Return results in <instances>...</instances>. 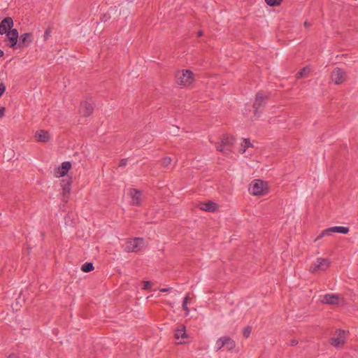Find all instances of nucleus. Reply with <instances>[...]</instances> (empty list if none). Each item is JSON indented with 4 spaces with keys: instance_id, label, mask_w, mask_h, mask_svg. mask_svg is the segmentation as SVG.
Wrapping results in <instances>:
<instances>
[{
    "instance_id": "f3484780",
    "label": "nucleus",
    "mask_w": 358,
    "mask_h": 358,
    "mask_svg": "<svg viewBox=\"0 0 358 358\" xmlns=\"http://www.w3.org/2000/svg\"><path fill=\"white\" fill-rule=\"evenodd\" d=\"M235 142V138L233 136H229L228 134H224L221 138V143L224 145V147L226 148H230L231 147ZM227 150H230L229 148H227Z\"/></svg>"
},
{
    "instance_id": "c85d7f7f",
    "label": "nucleus",
    "mask_w": 358,
    "mask_h": 358,
    "mask_svg": "<svg viewBox=\"0 0 358 358\" xmlns=\"http://www.w3.org/2000/svg\"><path fill=\"white\" fill-rule=\"evenodd\" d=\"M189 300V297L188 296H186L184 298L183 301H182V308L185 310H187V311H189V308L187 307V303H188Z\"/></svg>"
},
{
    "instance_id": "ea45409f",
    "label": "nucleus",
    "mask_w": 358,
    "mask_h": 358,
    "mask_svg": "<svg viewBox=\"0 0 358 358\" xmlns=\"http://www.w3.org/2000/svg\"><path fill=\"white\" fill-rule=\"evenodd\" d=\"M203 35V31L199 30V31L197 32V36H198V37H201V36H202Z\"/></svg>"
},
{
    "instance_id": "ddd939ff",
    "label": "nucleus",
    "mask_w": 358,
    "mask_h": 358,
    "mask_svg": "<svg viewBox=\"0 0 358 358\" xmlns=\"http://www.w3.org/2000/svg\"><path fill=\"white\" fill-rule=\"evenodd\" d=\"M321 301L325 304L336 305L338 303V296L334 294H326L322 296Z\"/></svg>"
},
{
    "instance_id": "c9c22d12",
    "label": "nucleus",
    "mask_w": 358,
    "mask_h": 358,
    "mask_svg": "<svg viewBox=\"0 0 358 358\" xmlns=\"http://www.w3.org/2000/svg\"><path fill=\"white\" fill-rule=\"evenodd\" d=\"M298 344V341L296 339H292L290 341L289 345L295 346Z\"/></svg>"
},
{
    "instance_id": "7c9ffc66",
    "label": "nucleus",
    "mask_w": 358,
    "mask_h": 358,
    "mask_svg": "<svg viewBox=\"0 0 358 358\" xmlns=\"http://www.w3.org/2000/svg\"><path fill=\"white\" fill-rule=\"evenodd\" d=\"M223 342V336L218 338L216 341V351L220 350L223 347H221V344Z\"/></svg>"
},
{
    "instance_id": "9d476101",
    "label": "nucleus",
    "mask_w": 358,
    "mask_h": 358,
    "mask_svg": "<svg viewBox=\"0 0 358 358\" xmlns=\"http://www.w3.org/2000/svg\"><path fill=\"white\" fill-rule=\"evenodd\" d=\"M94 111L93 104L88 101H83L80 102L79 113L83 117H89Z\"/></svg>"
},
{
    "instance_id": "a878e982",
    "label": "nucleus",
    "mask_w": 358,
    "mask_h": 358,
    "mask_svg": "<svg viewBox=\"0 0 358 358\" xmlns=\"http://www.w3.org/2000/svg\"><path fill=\"white\" fill-rule=\"evenodd\" d=\"M71 184H72L71 178H69L68 179H63L61 181V187H62V189H64V187H71Z\"/></svg>"
},
{
    "instance_id": "f8f14e48",
    "label": "nucleus",
    "mask_w": 358,
    "mask_h": 358,
    "mask_svg": "<svg viewBox=\"0 0 358 358\" xmlns=\"http://www.w3.org/2000/svg\"><path fill=\"white\" fill-rule=\"evenodd\" d=\"M71 168V164L70 162H64L62 163L61 166H59L55 169V176L56 177H63L64 176L68 171Z\"/></svg>"
},
{
    "instance_id": "1a4fd4ad",
    "label": "nucleus",
    "mask_w": 358,
    "mask_h": 358,
    "mask_svg": "<svg viewBox=\"0 0 358 358\" xmlns=\"http://www.w3.org/2000/svg\"><path fill=\"white\" fill-rule=\"evenodd\" d=\"M330 265V262L328 259L317 258L316 262L310 268V271L312 273L324 271L327 270Z\"/></svg>"
},
{
    "instance_id": "a211bd4d",
    "label": "nucleus",
    "mask_w": 358,
    "mask_h": 358,
    "mask_svg": "<svg viewBox=\"0 0 358 358\" xmlns=\"http://www.w3.org/2000/svg\"><path fill=\"white\" fill-rule=\"evenodd\" d=\"M13 20L10 17H6L0 23V26L2 27L3 31L7 32L13 27Z\"/></svg>"
},
{
    "instance_id": "473e14b6",
    "label": "nucleus",
    "mask_w": 358,
    "mask_h": 358,
    "mask_svg": "<svg viewBox=\"0 0 358 358\" xmlns=\"http://www.w3.org/2000/svg\"><path fill=\"white\" fill-rule=\"evenodd\" d=\"M6 90V86L3 83H0V97L4 94Z\"/></svg>"
},
{
    "instance_id": "2eb2a0df",
    "label": "nucleus",
    "mask_w": 358,
    "mask_h": 358,
    "mask_svg": "<svg viewBox=\"0 0 358 358\" xmlns=\"http://www.w3.org/2000/svg\"><path fill=\"white\" fill-rule=\"evenodd\" d=\"M35 137L38 141L42 143L48 142L50 139L49 132L43 129L37 131Z\"/></svg>"
},
{
    "instance_id": "c756f323",
    "label": "nucleus",
    "mask_w": 358,
    "mask_h": 358,
    "mask_svg": "<svg viewBox=\"0 0 358 358\" xmlns=\"http://www.w3.org/2000/svg\"><path fill=\"white\" fill-rule=\"evenodd\" d=\"M52 31V28L49 26L45 31L44 35H43V39L44 41H47L50 36V34Z\"/></svg>"
},
{
    "instance_id": "f03ea898",
    "label": "nucleus",
    "mask_w": 358,
    "mask_h": 358,
    "mask_svg": "<svg viewBox=\"0 0 358 358\" xmlns=\"http://www.w3.org/2000/svg\"><path fill=\"white\" fill-rule=\"evenodd\" d=\"M144 245L143 238L135 237L125 240L124 251L126 252H138Z\"/></svg>"
},
{
    "instance_id": "2f4dec72",
    "label": "nucleus",
    "mask_w": 358,
    "mask_h": 358,
    "mask_svg": "<svg viewBox=\"0 0 358 358\" xmlns=\"http://www.w3.org/2000/svg\"><path fill=\"white\" fill-rule=\"evenodd\" d=\"M143 289L147 290L151 288L152 283L150 281H143Z\"/></svg>"
},
{
    "instance_id": "9b49d317",
    "label": "nucleus",
    "mask_w": 358,
    "mask_h": 358,
    "mask_svg": "<svg viewBox=\"0 0 358 358\" xmlns=\"http://www.w3.org/2000/svg\"><path fill=\"white\" fill-rule=\"evenodd\" d=\"M9 41V46L14 49L17 45V42L19 38L18 31L16 29H10L5 33Z\"/></svg>"
},
{
    "instance_id": "f257e3e1",
    "label": "nucleus",
    "mask_w": 358,
    "mask_h": 358,
    "mask_svg": "<svg viewBox=\"0 0 358 358\" xmlns=\"http://www.w3.org/2000/svg\"><path fill=\"white\" fill-rule=\"evenodd\" d=\"M270 99V94H264L259 92L256 94L255 99L252 105L254 115L259 116L266 104V101Z\"/></svg>"
},
{
    "instance_id": "4c0bfd02",
    "label": "nucleus",
    "mask_w": 358,
    "mask_h": 358,
    "mask_svg": "<svg viewBox=\"0 0 358 358\" xmlns=\"http://www.w3.org/2000/svg\"><path fill=\"white\" fill-rule=\"evenodd\" d=\"M8 358H19V355L15 353H11L8 355Z\"/></svg>"
},
{
    "instance_id": "393cba45",
    "label": "nucleus",
    "mask_w": 358,
    "mask_h": 358,
    "mask_svg": "<svg viewBox=\"0 0 358 358\" xmlns=\"http://www.w3.org/2000/svg\"><path fill=\"white\" fill-rule=\"evenodd\" d=\"M63 189V201L66 202L71 194V187H66Z\"/></svg>"
},
{
    "instance_id": "b1692460",
    "label": "nucleus",
    "mask_w": 358,
    "mask_h": 358,
    "mask_svg": "<svg viewBox=\"0 0 358 358\" xmlns=\"http://www.w3.org/2000/svg\"><path fill=\"white\" fill-rule=\"evenodd\" d=\"M265 2L269 6L275 7L280 6L282 3V0H265Z\"/></svg>"
},
{
    "instance_id": "bb28decb",
    "label": "nucleus",
    "mask_w": 358,
    "mask_h": 358,
    "mask_svg": "<svg viewBox=\"0 0 358 358\" xmlns=\"http://www.w3.org/2000/svg\"><path fill=\"white\" fill-rule=\"evenodd\" d=\"M252 328L250 326L245 327L243 331V336L245 338H248L251 334Z\"/></svg>"
},
{
    "instance_id": "6ab92c4d",
    "label": "nucleus",
    "mask_w": 358,
    "mask_h": 358,
    "mask_svg": "<svg viewBox=\"0 0 358 358\" xmlns=\"http://www.w3.org/2000/svg\"><path fill=\"white\" fill-rule=\"evenodd\" d=\"M200 208L207 212H215L217 208V205L215 202L209 201L202 203Z\"/></svg>"
},
{
    "instance_id": "4be33fe9",
    "label": "nucleus",
    "mask_w": 358,
    "mask_h": 358,
    "mask_svg": "<svg viewBox=\"0 0 358 358\" xmlns=\"http://www.w3.org/2000/svg\"><path fill=\"white\" fill-rule=\"evenodd\" d=\"M94 268V265L92 262H85L82 265L81 270L85 273H89L93 271Z\"/></svg>"
},
{
    "instance_id": "7ed1b4c3",
    "label": "nucleus",
    "mask_w": 358,
    "mask_h": 358,
    "mask_svg": "<svg viewBox=\"0 0 358 358\" xmlns=\"http://www.w3.org/2000/svg\"><path fill=\"white\" fill-rule=\"evenodd\" d=\"M249 189L253 195L263 196L268 192L267 182L259 179L254 180L251 182Z\"/></svg>"
},
{
    "instance_id": "58836bf2",
    "label": "nucleus",
    "mask_w": 358,
    "mask_h": 358,
    "mask_svg": "<svg viewBox=\"0 0 358 358\" xmlns=\"http://www.w3.org/2000/svg\"><path fill=\"white\" fill-rule=\"evenodd\" d=\"M171 289V287H169V288H163V289H160V292H169Z\"/></svg>"
},
{
    "instance_id": "e433bc0d",
    "label": "nucleus",
    "mask_w": 358,
    "mask_h": 358,
    "mask_svg": "<svg viewBox=\"0 0 358 358\" xmlns=\"http://www.w3.org/2000/svg\"><path fill=\"white\" fill-rule=\"evenodd\" d=\"M5 115V108L4 107H0V117H3Z\"/></svg>"
},
{
    "instance_id": "0eeeda50",
    "label": "nucleus",
    "mask_w": 358,
    "mask_h": 358,
    "mask_svg": "<svg viewBox=\"0 0 358 358\" xmlns=\"http://www.w3.org/2000/svg\"><path fill=\"white\" fill-rule=\"evenodd\" d=\"M33 40L34 36L32 33H24L19 37V40H17V45L15 48H14V49H23L24 48H27L32 43Z\"/></svg>"
},
{
    "instance_id": "cd10ccee",
    "label": "nucleus",
    "mask_w": 358,
    "mask_h": 358,
    "mask_svg": "<svg viewBox=\"0 0 358 358\" xmlns=\"http://www.w3.org/2000/svg\"><path fill=\"white\" fill-rule=\"evenodd\" d=\"M172 159L169 157H164L162 160V165L164 167H167L171 162Z\"/></svg>"
},
{
    "instance_id": "6e6552de",
    "label": "nucleus",
    "mask_w": 358,
    "mask_h": 358,
    "mask_svg": "<svg viewBox=\"0 0 358 358\" xmlns=\"http://www.w3.org/2000/svg\"><path fill=\"white\" fill-rule=\"evenodd\" d=\"M350 231L349 227L335 226L328 229H326L322 231V233L316 238L315 241L322 238L324 236H329L331 233H340L343 234H347Z\"/></svg>"
},
{
    "instance_id": "dca6fc26",
    "label": "nucleus",
    "mask_w": 358,
    "mask_h": 358,
    "mask_svg": "<svg viewBox=\"0 0 358 358\" xmlns=\"http://www.w3.org/2000/svg\"><path fill=\"white\" fill-rule=\"evenodd\" d=\"M221 347H224L228 351L234 350L236 347L235 341L229 336H223V342Z\"/></svg>"
},
{
    "instance_id": "a18cd8bd",
    "label": "nucleus",
    "mask_w": 358,
    "mask_h": 358,
    "mask_svg": "<svg viewBox=\"0 0 358 358\" xmlns=\"http://www.w3.org/2000/svg\"><path fill=\"white\" fill-rule=\"evenodd\" d=\"M41 236H42L43 237H44V236H45V233H44V232H42V233H41Z\"/></svg>"
},
{
    "instance_id": "20e7f679",
    "label": "nucleus",
    "mask_w": 358,
    "mask_h": 358,
    "mask_svg": "<svg viewBox=\"0 0 358 358\" xmlns=\"http://www.w3.org/2000/svg\"><path fill=\"white\" fill-rule=\"evenodd\" d=\"M176 77L177 83L180 85H189L194 81V73L189 69L178 72Z\"/></svg>"
},
{
    "instance_id": "72a5a7b5",
    "label": "nucleus",
    "mask_w": 358,
    "mask_h": 358,
    "mask_svg": "<svg viewBox=\"0 0 358 358\" xmlns=\"http://www.w3.org/2000/svg\"><path fill=\"white\" fill-rule=\"evenodd\" d=\"M224 145H222L221 143H217V145H216V150L219 152H224Z\"/></svg>"
},
{
    "instance_id": "aec40b11",
    "label": "nucleus",
    "mask_w": 358,
    "mask_h": 358,
    "mask_svg": "<svg viewBox=\"0 0 358 358\" xmlns=\"http://www.w3.org/2000/svg\"><path fill=\"white\" fill-rule=\"evenodd\" d=\"M130 194L133 199V204L134 206H139L140 205V196L141 195V191L136 189H130Z\"/></svg>"
},
{
    "instance_id": "423d86ee",
    "label": "nucleus",
    "mask_w": 358,
    "mask_h": 358,
    "mask_svg": "<svg viewBox=\"0 0 358 358\" xmlns=\"http://www.w3.org/2000/svg\"><path fill=\"white\" fill-rule=\"evenodd\" d=\"M336 337L331 338L329 343L335 348H341L345 343L346 332L342 329H338L336 331Z\"/></svg>"
},
{
    "instance_id": "4468645a",
    "label": "nucleus",
    "mask_w": 358,
    "mask_h": 358,
    "mask_svg": "<svg viewBox=\"0 0 358 358\" xmlns=\"http://www.w3.org/2000/svg\"><path fill=\"white\" fill-rule=\"evenodd\" d=\"M174 336L176 340L188 338V334L186 333V327L184 324H180L178 325Z\"/></svg>"
},
{
    "instance_id": "37998d69",
    "label": "nucleus",
    "mask_w": 358,
    "mask_h": 358,
    "mask_svg": "<svg viewBox=\"0 0 358 358\" xmlns=\"http://www.w3.org/2000/svg\"><path fill=\"white\" fill-rule=\"evenodd\" d=\"M1 28L2 27L0 26V34H5V31H3V29Z\"/></svg>"
},
{
    "instance_id": "c03bdc74",
    "label": "nucleus",
    "mask_w": 358,
    "mask_h": 358,
    "mask_svg": "<svg viewBox=\"0 0 358 358\" xmlns=\"http://www.w3.org/2000/svg\"><path fill=\"white\" fill-rule=\"evenodd\" d=\"M186 343V342H185V341H180L178 343L182 344V343Z\"/></svg>"
},
{
    "instance_id": "5701e85b",
    "label": "nucleus",
    "mask_w": 358,
    "mask_h": 358,
    "mask_svg": "<svg viewBox=\"0 0 358 358\" xmlns=\"http://www.w3.org/2000/svg\"><path fill=\"white\" fill-rule=\"evenodd\" d=\"M243 145H241V152L242 153H244L246 151V149L252 147V144L250 143V141L249 138H244L243 140Z\"/></svg>"
},
{
    "instance_id": "412c9836",
    "label": "nucleus",
    "mask_w": 358,
    "mask_h": 358,
    "mask_svg": "<svg viewBox=\"0 0 358 358\" xmlns=\"http://www.w3.org/2000/svg\"><path fill=\"white\" fill-rule=\"evenodd\" d=\"M310 73V69L307 66L303 67L302 69H301L297 73H296V78H301L307 77L308 75Z\"/></svg>"
},
{
    "instance_id": "39448f33",
    "label": "nucleus",
    "mask_w": 358,
    "mask_h": 358,
    "mask_svg": "<svg viewBox=\"0 0 358 358\" xmlns=\"http://www.w3.org/2000/svg\"><path fill=\"white\" fill-rule=\"evenodd\" d=\"M331 80L336 85H341L347 80V74L343 69L336 67L331 73Z\"/></svg>"
},
{
    "instance_id": "f704fd0d",
    "label": "nucleus",
    "mask_w": 358,
    "mask_h": 358,
    "mask_svg": "<svg viewBox=\"0 0 358 358\" xmlns=\"http://www.w3.org/2000/svg\"><path fill=\"white\" fill-rule=\"evenodd\" d=\"M127 159H122L120 162L119 166L120 167L125 166L127 165Z\"/></svg>"
},
{
    "instance_id": "a19ab883",
    "label": "nucleus",
    "mask_w": 358,
    "mask_h": 358,
    "mask_svg": "<svg viewBox=\"0 0 358 358\" xmlns=\"http://www.w3.org/2000/svg\"><path fill=\"white\" fill-rule=\"evenodd\" d=\"M304 26H305L306 27H310V24L308 21H306V22H304Z\"/></svg>"
},
{
    "instance_id": "79ce46f5",
    "label": "nucleus",
    "mask_w": 358,
    "mask_h": 358,
    "mask_svg": "<svg viewBox=\"0 0 358 358\" xmlns=\"http://www.w3.org/2000/svg\"><path fill=\"white\" fill-rule=\"evenodd\" d=\"M4 55V52L2 50L0 49V57H3Z\"/></svg>"
}]
</instances>
